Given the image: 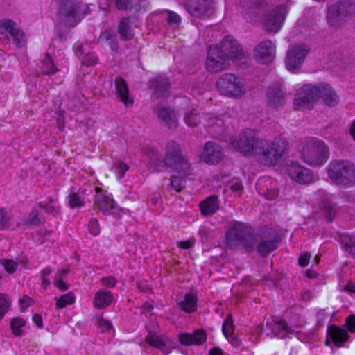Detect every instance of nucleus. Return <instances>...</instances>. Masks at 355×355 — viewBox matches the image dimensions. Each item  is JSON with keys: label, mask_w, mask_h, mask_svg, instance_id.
Returning <instances> with one entry per match:
<instances>
[{"label": "nucleus", "mask_w": 355, "mask_h": 355, "mask_svg": "<svg viewBox=\"0 0 355 355\" xmlns=\"http://www.w3.org/2000/svg\"><path fill=\"white\" fill-rule=\"evenodd\" d=\"M225 238L227 248L236 250L242 248L246 253L257 252L261 257L276 250L282 242L279 233L268 225L256 232L251 225L239 221H234L228 228Z\"/></svg>", "instance_id": "obj_1"}, {"label": "nucleus", "mask_w": 355, "mask_h": 355, "mask_svg": "<svg viewBox=\"0 0 355 355\" xmlns=\"http://www.w3.org/2000/svg\"><path fill=\"white\" fill-rule=\"evenodd\" d=\"M243 57L241 45L232 36L227 35L219 44L209 46L205 67L208 71L218 73L225 68L226 61L241 60Z\"/></svg>", "instance_id": "obj_2"}, {"label": "nucleus", "mask_w": 355, "mask_h": 355, "mask_svg": "<svg viewBox=\"0 0 355 355\" xmlns=\"http://www.w3.org/2000/svg\"><path fill=\"white\" fill-rule=\"evenodd\" d=\"M322 98L329 107H335L340 101L339 96L333 90L330 84L320 83L306 84L297 91V98L295 99V107L313 108V104Z\"/></svg>", "instance_id": "obj_3"}, {"label": "nucleus", "mask_w": 355, "mask_h": 355, "mask_svg": "<svg viewBox=\"0 0 355 355\" xmlns=\"http://www.w3.org/2000/svg\"><path fill=\"white\" fill-rule=\"evenodd\" d=\"M288 142L280 137H275L272 142L257 138L254 143L251 156L264 166H275L287 153Z\"/></svg>", "instance_id": "obj_4"}, {"label": "nucleus", "mask_w": 355, "mask_h": 355, "mask_svg": "<svg viewBox=\"0 0 355 355\" xmlns=\"http://www.w3.org/2000/svg\"><path fill=\"white\" fill-rule=\"evenodd\" d=\"M58 4V23L67 28L76 27L83 19L90 14L89 5L72 0H53Z\"/></svg>", "instance_id": "obj_5"}, {"label": "nucleus", "mask_w": 355, "mask_h": 355, "mask_svg": "<svg viewBox=\"0 0 355 355\" xmlns=\"http://www.w3.org/2000/svg\"><path fill=\"white\" fill-rule=\"evenodd\" d=\"M331 182L341 188H349L355 184V165L348 160H333L327 168Z\"/></svg>", "instance_id": "obj_6"}, {"label": "nucleus", "mask_w": 355, "mask_h": 355, "mask_svg": "<svg viewBox=\"0 0 355 355\" xmlns=\"http://www.w3.org/2000/svg\"><path fill=\"white\" fill-rule=\"evenodd\" d=\"M165 157L168 168H173L178 174L191 175L193 168L189 158L184 155L178 143L171 141L166 146Z\"/></svg>", "instance_id": "obj_7"}, {"label": "nucleus", "mask_w": 355, "mask_h": 355, "mask_svg": "<svg viewBox=\"0 0 355 355\" xmlns=\"http://www.w3.org/2000/svg\"><path fill=\"white\" fill-rule=\"evenodd\" d=\"M304 161L311 166H322L329 157L328 146L318 139H311L307 141L302 151Z\"/></svg>", "instance_id": "obj_8"}, {"label": "nucleus", "mask_w": 355, "mask_h": 355, "mask_svg": "<svg viewBox=\"0 0 355 355\" xmlns=\"http://www.w3.org/2000/svg\"><path fill=\"white\" fill-rule=\"evenodd\" d=\"M354 15L355 0H338L328 8L327 19L330 26L338 27Z\"/></svg>", "instance_id": "obj_9"}, {"label": "nucleus", "mask_w": 355, "mask_h": 355, "mask_svg": "<svg viewBox=\"0 0 355 355\" xmlns=\"http://www.w3.org/2000/svg\"><path fill=\"white\" fill-rule=\"evenodd\" d=\"M219 92L225 96L238 98L244 92L240 78L232 73H225L216 81Z\"/></svg>", "instance_id": "obj_10"}, {"label": "nucleus", "mask_w": 355, "mask_h": 355, "mask_svg": "<svg viewBox=\"0 0 355 355\" xmlns=\"http://www.w3.org/2000/svg\"><path fill=\"white\" fill-rule=\"evenodd\" d=\"M255 131L246 129L239 135L232 137L230 143L234 150L244 155H251L254 148V143L257 140Z\"/></svg>", "instance_id": "obj_11"}, {"label": "nucleus", "mask_w": 355, "mask_h": 355, "mask_svg": "<svg viewBox=\"0 0 355 355\" xmlns=\"http://www.w3.org/2000/svg\"><path fill=\"white\" fill-rule=\"evenodd\" d=\"M286 12V7L283 5H279L268 10L263 18L264 30L267 32L279 31L285 19Z\"/></svg>", "instance_id": "obj_12"}, {"label": "nucleus", "mask_w": 355, "mask_h": 355, "mask_svg": "<svg viewBox=\"0 0 355 355\" xmlns=\"http://www.w3.org/2000/svg\"><path fill=\"white\" fill-rule=\"evenodd\" d=\"M309 49L305 44H299L290 49L286 55L285 62L287 69L294 71L301 67Z\"/></svg>", "instance_id": "obj_13"}, {"label": "nucleus", "mask_w": 355, "mask_h": 355, "mask_svg": "<svg viewBox=\"0 0 355 355\" xmlns=\"http://www.w3.org/2000/svg\"><path fill=\"white\" fill-rule=\"evenodd\" d=\"M94 205L104 215L109 216L114 214L118 205L112 197L107 194L101 187H95Z\"/></svg>", "instance_id": "obj_14"}, {"label": "nucleus", "mask_w": 355, "mask_h": 355, "mask_svg": "<svg viewBox=\"0 0 355 355\" xmlns=\"http://www.w3.org/2000/svg\"><path fill=\"white\" fill-rule=\"evenodd\" d=\"M214 0H191L186 5L188 13L194 17L207 19L214 14L212 3Z\"/></svg>", "instance_id": "obj_15"}, {"label": "nucleus", "mask_w": 355, "mask_h": 355, "mask_svg": "<svg viewBox=\"0 0 355 355\" xmlns=\"http://www.w3.org/2000/svg\"><path fill=\"white\" fill-rule=\"evenodd\" d=\"M6 32L12 37L13 42L19 49L23 48L26 44L25 33L17 27V24L10 19L0 21V33Z\"/></svg>", "instance_id": "obj_16"}, {"label": "nucleus", "mask_w": 355, "mask_h": 355, "mask_svg": "<svg viewBox=\"0 0 355 355\" xmlns=\"http://www.w3.org/2000/svg\"><path fill=\"white\" fill-rule=\"evenodd\" d=\"M268 105L274 109L282 108L286 102L287 95L281 85L275 83L266 91Z\"/></svg>", "instance_id": "obj_17"}, {"label": "nucleus", "mask_w": 355, "mask_h": 355, "mask_svg": "<svg viewBox=\"0 0 355 355\" xmlns=\"http://www.w3.org/2000/svg\"><path fill=\"white\" fill-rule=\"evenodd\" d=\"M290 178L299 184H304L310 183L313 179L312 171L299 164L297 162H292L287 168Z\"/></svg>", "instance_id": "obj_18"}, {"label": "nucleus", "mask_w": 355, "mask_h": 355, "mask_svg": "<svg viewBox=\"0 0 355 355\" xmlns=\"http://www.w3.org/2000/svg\"><path fill=\"white\" fill-rule=\"evenodd\" d=\"M148 157L147 168L152 173H160L168 169L165 156L154 148H149L147 150Z\"/></svg>", "instance_id": "obj_19"}, {"label": "nucleus", "mask_w": 355, "mask_h": 355, "mask_svg": "<svg viewBox=\"0 0 355 355\" xmlns=\"http://www.w3.org/2000/svg\"><path fill=\"white\" fill-rule=\"evenodd\" d=\"M265 329L267 331L266 334L268 336H271L280 338H284L287 334L293 335L298 333V331L291 329L288 322L282 320L267 322Z\"/></svg>", "instance_id": "obj_20"}, {"label": "nucleus", "mask_w": 355, "mask_h": 355, "mask_svg": "<svg viewBox=\"0 0 355 355\" xmlns=\"http://www.w3.org/2000/svg\"><path fill=\"white\" fill-rule=\"evenodd\" d=\"M349 337L346 329L334 324H328L327 328V345H329L328 338H330L337 347H343L344 343L349 340Z\"/></svg>", "instance_id": "obj_21"}, {"label": "nucleus", "mask_w": 355, "mask_h": 355, "mask_svg": "<svg viewBox=\"0 0 355 355\" xmlns=\"http://www.w3.org/2000/svg\"><path fill=\"white\" fill-rule=\"evenodd\" d=\"M223 157L222 146L215 142L208 141L205 144L203 159L205 163L209 165L218 164Z\"/></svg>", "instance_id": "obj_22"}, {"label": "nucleus", "mask_w": 355, "mask_h": 355, "mask_svg": "<svg viewBox=\"0 0 355 355\" xmlns=\"http://www.w3.org/2000/svg\"><path fill=\"white\" fill-rule=\"evenodd\" d=\"M154 112L164 125L169 129L175 130L178 128V121L173 110L158 105L155 108Z\"/></svg>", "instance_id": "obj_23"}, {"label": "nucleus", "mask_w": 355, "mask_h": 355, "mask_svg": "<svg viewBox=\"0 0 355 355\" xmlns=\"http://www.w3.org/2000/svg\"><path fill=\"white\" fill-rule=\"evenodd\" d=\"M275 46L270 40L261 42L255 48V55L259 62L268 64L274 58Z\"/></svg>", "instance_id": "obj_24"}, {"label": "nucleus", "mask_w": 355, "mask_h": 355, "mask_svg": "<svg viewBox=\"0 0 355 355\" xmlns=\"http://www.w3.org/2000/svg\"><path fill=\"white\" fill-rule=\"evenodd\" d=\"M178 340L184 346L201 345L207 340V333L202 329H197L192 334L180 333Z\"/></svg>", "instance_id": "obj_25"}, {"label": "nucleus", "mask_w": 355, "mask_h": 355, "mask_svg": "<svg viewBox=\"0 0 355 355\" xmlns=\"http://www.w3.org/2000/svg\"><path fill=\"white\" fill-rule=\"evenodd\" d=\"M150 87L154 90V96L157 98H164L169 95L171 81L166 76H157L150 81Z\"/></svg>", "instance_id": "obj_26"}, {"label": "nucleus", "mask_w": 355, "mask_h": 355, "mask_svg": "<svg viewBox=\"0 0 355 355\" xmlns=\"http://www.w3.org/2000/svg\"><path fill=\"white\" fill-rule=\"evenodd\" d=\"M92 193V190L89 191L85 188H80L78 190L74 187L69 189L68 195V205L71 209H76L85 205V199L87 196Z\"/></svg>", "instance_id": "obj_27"}, {"label": "nucleus", "mask_w": 355, "mask_h": 355, "mask_svg": "<svg viewBox=\"0 0 355 355\" xmlns=\"http://www.w3.org/2000/svg\"><path fill=\"white\" fill-rule=\"evenodd\" d=\"M115 89L117 98L122 102L126 107H132L134 103V100L130 96L128 84L123 78H116Z\"/></svg>", "instance_id": "obj_28"}, {"label": "nucleus", "mask_w": 355, "mask_h": 355, "mask_svg": "<svg viewBox=\"0 0 355 355\" xmlns=\"http://www.w3.org/2000/svg\"><path fill=\"white\" fill-rule=\"evenodd\" d=\"M332 197V195L325 193H323L320 199L322 211L329 223L334 221L335 214L338 210L337 205L333 202Z\"/></svg>", "instance_id": "obj_29"}, {"label": "nucleus", "mask_w": 355, "mask_h": 355, "mask_svg": "<svg viewBox=\"0 0 355 355\" xmlns=\"http://www.w3.org/2000/svg\"><path fill=\"white\" fill-rule=\"evenodd\" d=\"M113 301L114 295L111 291L100 289L94 294L93 305L96 309L102 310L110 306Z\"/></svg>", "instance_id": "obj_30"}, {"label": "nucleus", "mask_w": 355, "mask_h": 355, "mask_svg": "<svg viewBox=\"0 0 355 355\" xmlns=\"http://www.w3.org/2000/svg\"><path fill=\"white\" fill-rule=\"evenodd\" d=\"M37 205L33 207L31 211L24 218L22 225L26 227H37L45 222V219L42 216V210Z\"/></svg>", "instance_id": "obj_31"}, {"label": "nucleus", "mask_w": 355, "mask_h": 355, "mask_svg": "<svg viewBox=\"0 0 355 355\" xmlns=\"http://www.w3.org/2000/svg\"><path fill=\"white\" fill-rule=\"evenodd\" d=\"M202 215L207 216L214 214L219 209L218 198L217 196L212 195L207 197L200 204Z\"/></svg>", "instance_id": "obj_32"}, {"label": "nucleus", "mask_w": 355, "mask_h": 355, "mask_svg": "<svg viewBox=\"0 0 355 355\" xmlns=\"http://www.w3.org/2000/svg\"><path fill=\"white\" fill-rule=\"evenodd\" d=\"M76 54L84 64L94 65L97 63L98 57L94 52L91 51L89 46L87 44L80 46L76 51Z\"/></svg>", "instance_id": "obj_33"}, {"label": "nucleus", "mask_w": 355, "mask_h": 355, "mask_svg": "<svg viewBox=\"0 0 355 355\" xmlns=\"http://www.w3.org/2000/svg\"><path fill=\"white\" fill-rule=\"evenodd\" d=\"M117 33L119 35L120 40L122 41H128L133 39L134 32L131 27L129 17H123L119 20Z\"/></svg>", "instance_id": "obj_34"}, {"label": "nucleus", "mask_w": 355, "mask_h": 355, "mask_svg": "<svg viewBox=\"0 0 355 355\" xmlns=\"http://www.w3.org/2000/svg\"><path fill=\"white\" fill-rule=\"evenodd\" d=\"M197 302V295L189 292L184 295L183 300L178 302V305L181 310L190 313L196 311Z\"/></svg>", "instance_id": "obj_35"}, {"label": "nucleus", "mask_w": 355, "mask_h": 355, "mask_svg": "<svg viewBox=\"0 0 355 355\" xmlns=\"http://www.w3.org/2000/svg\"><path fill=\"white\" fill-rule=\"evenodd\" d=\"M26 328H29L27 322L21 317H13L10 320V329L15 337H22L26 333Z\"/></svg>", "instance_id": "obj_36"}, {"label": "nucleus", "mask_w": 355, "mask_h": 355, "mask_svg": "<svg viewBox=\"0 0 355 355\" xmlns=\"http://www.w3.org/2000/svg\"><path fill=\"white\" fill-rule=\"evenodd\" d=\"M148 342L150 345L160 349L166 355L171 352V341L168 338L164 339L162 336L152 335L148 338Z\"/></svg>", "instance_id": "obj_37"}, {"label": "nucleus", "mask_w": 355, "mask_h": 355, "mask_svg": "<svg viewBox=\"0 0 355 355\" xmlns=\"http://www.w3.org/2000/svg\"><path fill=\"white\" fill-rule=\"evenodd\" d=\"M98 41L108 42V45L112 51L118 52L120 49L117 37L110 28L101 32Z\"/></svg>", "instance_id": "obj_38"}, {"label": "nucleus", "mask_w": 355, "mask_h": 355, "mask_svg": "<svg viewBox=\"0 0 355 355\" xmlns=\"http://www.w3.org/2000/svg\"><path fill=\"white\" fill-rule=\"evenodd\" d=\"M42 64L41 75L51 76L59 71L48 52L45 53L44 58L42 60Z\"/></svg>", "instance_id": "obj_39"}, {"label": "nucleus", "mask_w": 355, "mask_h": 355, "mask_svg": "<svg viewBox=\"0 0 355 355\" xmlns=\"http://www.w3.org/2000/svg\"><path fill=\"white\" fill-rule=\"evenodd\" d=\"M340 241L345 251L355 258V235L342 234L340 235Z\"/></svg>", "instance_id": "obj_40"}, {"label": "nucleus", "mask_w": 355, "mask_h": 355, "mask_svg": "<svg viewBox=\"0 0 355 355\" xmlns=\"http://www.w3.org/2000/svg\"><path fill=\"white\" fill-rule=\"evenodd\" d=\"M188 176L182 174L172 175L170 178V184L168 186L171 187L177 192H180L186 187L187 181L185 178Z\"/></svg>", "instance_id": "obj_41"}, {"label": "nucleus", "mask_w": 355, "mask_h": 355, "mask_svg": "<svg viewBox=\"0 0 355 355\" xmlns=\"http://www.w3.org/2000/svg\"><path fill=\"white\" fill-rule=\"evenodd\" d=\"M55 306L57 309H62L67 305L73 304L75 302V295L72 292L62 295L59 298L55 297Z\"/></svg>", "instance_id": "obj_42"}, {"label": "nucleus", "mask_w": 355, "mask_h": 355, "mask_svg": "<svg viewBox=\"0 0 355 355\" xmlns=\"http://www.w3.org/2000/svg\"><path fill=\"white\" fill-rule=\"evenodd\" d=\"M288 324L291 329L292 328H300L305 325L306 320L300 314L292 313Z\"/></svg>", "instance_id": "obj_43"}, {"label": "nucleus", "mask_w": 355, "mask_h": 355, "mask_svg": "<svg viewBox=\"0 0 355 355\" xmlns=\"http://www.w3.org/2000/svg\"><path fill=\"white\" fill-rule=\"evenodd\" d=\"M184 121L189 127H195L200 122V116L195 110L186 112L184 116Z\"/></svg>", "instance_id": "obj_44"}, {"label": "nucleus", "mask_w": 355, "mask_h": 355, "mask_svg": "<svg viewBox=\"0 0 355 355\" xmlns=\"http://www.w3.org/2000/svg\"><path fill=\"white\" fill-rule=\"evenodd\" d=\"M11 301L6 293H0V320L4 317L8 311Z\"/></svg>", "instance_id": "obj_45"}, {"label": "nucleus", "mask_w": 355, "mask_h": 355, "mask_svg": "<svg viewBox=\"0 0 355 355\" xmlns=\"http://www.w3.org/2000/svg\"><path fill=\"white\" fill-rule=\"evenodd\" d=\"M114 7L119 11H128L133 9L132 0H112Z\"/></svg>", "instance_id": "obj_46"}, {"label": "nucleus", "mask_w": 355, "mask_h": 355, "mask_svg": "<svg viewBox=\"0 0 355 355\" xmlns=\"http://www.w3.org/2000/svg\"><path fill=\"white\" fill-rule=\"evenodd\" d=\"M234 324L232 318L230 315H229L223 324L222 331L224 336L228 338L232 334Z\"/></svg>", "instance_id": "obj_47"}, {"label": "nucleus", "mask_w": 355, "mask_h": 355, "mask_svg": "<svg viewBox=\"0 0 355 355\" xmlns=\"http://www.w3.org/2000/svg\"><path fill=\"white\" fill-rule=\"evenodd\" d=\"M87 229L89 232L94 236L100 234L101 229L98 220L96 218H92L88 222Z\"/></svg>", "instance_id": "obj_48"}, {"label": "nucleus", "mask_w": 355, "mask_h": 355, "mask_svg": "<svg viewBox=\"0 0 355 355\" xmlns=\"http://www.w3.org/2000/svg\"><path fill=\"white\" fill-rule=\"evenodd\" d=\"M96 324L101 333L107 332L112 328L111 322L104 319L103 317L98 318Z\"/></svg>", "instance_id": "obj_49"}, {"label": "nucleus", "mask_w": 355, "mask_h": 355, "mask_svg": "<svg viewBox=\"0 0 355 355\" xmlns=\"http://www.w3.org/2000/svg\"><path fill=\"white\" fill-rule=\"evenodd\" d=\"M37 207H39L41 209L45 210L47 214H57L60 211V206H53L48 204H44L42 202H40L37 203Z\"/></svg>", "instance_id": "obj_50"}, {"label": "nucleus", "mask_w": 355, "mask_h": 355, "mask_svg": "<svg viewBox=\"0 0 355 355\" xmlns=\"http://www.w3.org/2000/svg\"><path fill=\"white\" fill-rule=\"evenodd\" d=\"M66 28L67 27L64 28L58 26L55 29L56 37L59 40L60 42H64L69 37L70 31H69V29Z\"/></svg>", "instance_id": "obj_51"}, {"label": "nucleus", "mask_w": 355, "mask_h": 355, "mask_svg": "<svg viewBox=\"0 0 355 355\" xmlns=\"http://www.w3.org/2000/svg\"><path fill=\"white\" fill-rule=\"evenodd\" d=\"M168 13L167 22L170 26L179 25L181 22V18L176 12L167 10Z\"/></svg>", "instance_id": "obj_52"}, {"label": "nucleus", "mask_w": 355, "mask_h": 355, "mask_svg": "<svg viewBox=\"0 0 355 355\" xmlns=\"http://www.w3.org/2000/svg\"><path fill=\"white\" fill-rule=\"evenodd\" d=\"M2 264L4 269L10 274H13L17 268V263L11 259H4Z\"/></svg>", "instance_id": "obj_53"}, {"label": "nucleus", "mask_w": 355, "mask_h": 355, "mask_svg": "<svg viewBox=\"0 0 355 355\" xmlns=\"http://www.w3.org/2000/svg\"><path fill=\"white\" fill-rule=\"evenodd\" d=\"M101 283L107 288H114L116 286L118 281L114 276L103 277L100 280Z\"/></svg>", "instance_id": "obj_54"}, {"label": "nucleus", "mask_w": 355, "mask_h": 355, "mask_svg": "<svg viewBox=\"0 0 355 355\" xmlns=\"http://www.w3.org/2000/svg\"><path fill=\"white\" fill-rule=\"evenodd\" d=\"M19 303L21 308V311L24 312L25 310L33 303V300L28 296L27 295H24L22 298L19 300Z\"/></svg>", "instance_id": "obj_55"}, {"label": "nucleus", "mask_w": 355, "mask_h": 355, "mask_svg": "<svg viewBox=\"0 0 355 355\" xmlns=\"http://www.w3.org/2000/svg\"><path fill=\"white\" fill-rule=\"evenodd\" d=\"M328 313L325 309H320L317 312V326L324 327Z\"/></svg>", "instance_id": "obj_56"}, {"label": "nucleus", "mask_w": 355, "mask_h": 355, "mask_svg": "<svg viewBox=\"0 0 355 355\" xmlns=\"http://www.w3.org/2000/svg\"><path fill=\"white\" fill-rule=\"evenodd\" d=\"M347 331L351 333H355V315H349L345 319Z\"/></svg>", "instance_id": "obj_57"}, {"label": "nucleus", "mask_w": 355, "mask_h": 355, "mask_svg": "<svg viewBox=\"0 0 355 355\" xmlns=\"http://www.w3.org/2000/svg\"><path fill=\"white\" fill-rule=\"evenodd\" d=\"M116 169H117V177L118 178H122L126 171L129 169V166L124 162H120L116 165Z\"/></svg>", "instance_id": "obj_58"}, {"label": "nucleus", "mask_w": 355, "mask_h": 355, "mask_svg": "<svg viewBox=\"0 0 355 355\" xmlns=\"http://www.w3.org/2000/svg\"><path fill=\"white\" fill-rule=\"evenodd\" d=\"M10 221V217L7 211L3 208L0 209V226L3 229Z\"/></svg>", "instance_id": "obj_59"}, {"label": "nucleus", "mask_w": 355, "mask_h": 355, "mask_svg": "<svg viewBox=\"0 0 355 355\" xmlns=\"http://www.w3.org/2000/svg\"><path fill=\"white\" fill-rule=\"evenodd\" d=\"M311 253L309 252H304L303 254L300 255L298 259V264L302 267L306 266L310 261Z\"/></svg>", "instance_id": "obj_60"}, {"label": "nucleus", "mask_w": 355, "mask_h": 355, "mask_svg": "<svg viewBox=\"0 0 355 355\" xmlns=\"http://www.w3.org/2000/svg\"><path fill=\"white\" fill-rule=\"evenodd\" d=\"M69 272V268H62L58 270L55 276L53 277V280H62L67 274Z\"/></svg>", "instance_id": "obj_61"}, {"label": "nucleus", "mask_w": 355, "mask_h": 355, "mask_svg": "<svg viewBox=\"0 0 355 355\" xmlns=\"http://www.w3.org/2000/svg\"><path fill=\"white\" fill-rule=\"evenodd\" d=\"M230 187L232 192H237L239 195L243 189L242 183L239 181L232 182Z\"/></svg>", "instance_id": "obj_62"}, {"label": "nucleus", "mask_w": 355, "mask_h": 355, "mask_svg": "<svg viewBox=\"0 0 355 355\" xmlns=\"http://www.w3.org/2000/svg\"><path fill=\"white\" fill-rule=\"evenodd\" d=\"M53 284L60 291H66L69 289V285L63 280H53Z\"/></svg>", "instance_id": "obj_63"}, {"label": "nucleus", "mask_w": 355, "mask_h": 355, "mask_svg": "<svg viewBox=\"0 0 355 355\" xmlns=\"http://www.w3.org/2000/svg\"><path fill=\"white\" fill-rule=\"evenodd\" d=\"M261 3H262L261 1H257V0L250 1L249 4L248 3L247 5L243 4V7L247 8L251 10H259Z\"/></svg>", "instance_id": "obj_64"}]
</instances>
